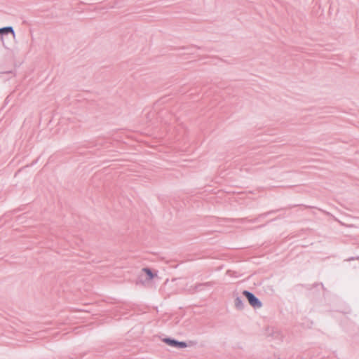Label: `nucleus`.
<instances>
[{"label":"nucleus","mask_w":359,"mask_h":359,"mask_svg":"<svg viewBox=\"0 0 359 359\" xmlns=\"http://www.w3.org/2000/svg\"><path fill=\"white\" fill-rule=\"evenodd\" d=\"M0 33H2L1 29H0Z\"/></svg>","instance_id":"obj_6"},{"label":"nucleus","mask_w":359,"mask_h":359,"mask_svg":"<svg viewBox=\"0 0 359 359\" xmlns=\"http://www.w3.org/2000/svg\"><path fill=\"white\" fill-rule=\"evenodd\" d=\"M1 31H2V33L11 32V33L14 34L13 28L11 27L2 28Z\"/></svg>","instance_id":"obj_3"},{"label":"nucleus","mask_w":359,"mask_h":359,"mask_svg":"<svg viewBox=\"0 0 359 359\" xmlns=\"http://www.w3.org/2000/svg\"><path fill=\"white\" fill-rule=\"evenodd\" d=\"M143 271L148 276L149 280H151L154 277V275L150 269L145 268L143 269Z\"/></svg>","instance_id":"obj_2"},{"label":"nucleus","mask_w":359,"mask_h":359,"mask_svg":"<svg viewBox=\"0 0 359 359\" xmlns=\"http://www.w3.org/2000/svg\"><path fill=\"white\" fill-rule=\"evenodd\" d=\"M243 294L248 299L249 304L254 308H260L262 306L261 302L254 296L253 294L248 291H243Z\"/></svg>","instance_id":"obj_1"},{"label":"nucleus","mask_w":359,"mask_h":359,"mask_svg":"<svg viewBox=\"0 0 359 359\" xmlns=\"http://www.w3.org/2000/svg\"><path fill=\"white\" fill-rule=\"evenodd\" d=\"M166 342L170 346H177L178 341H177L167 339Z\"/></svg>","instance_id":"obj_4"},{"label":"nucleus","mask_w":359,"mask_h":359,"mask_svg":"<svg viewBox=\"0 0 359 359\" xmlns=\"http://www.w3.org/2000/svg\"><path fill=\"white\" fill-rule=\"evenodd\" d=\"M177 346L180 348H185L187 346V344L184 342H178Z\"/></svg>","instance_id":"obj_5"}]
</instances>
